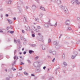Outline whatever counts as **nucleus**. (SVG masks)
Listing matches in <instances>:
<instances>
[{
    "label": "nucleus",
    "mask_w": 80,
    "mask_h": 80,
    "mask_svg": "<svg viewBox=\"0 0 80 80\" xmlns=\"http://www.w3.org/2000/svg\"><path fill=\"white\" fill-rule=\"evenodd\" d=\"M63 64L64 65H65V66H67V63L65 62H64Z\"/></svg>",
    "instance_id": "nucleus-31"
},
{
    "label": "nucleus",
    "mask_w": 80,
    "mask_h": 80,
    "mask_svg": "<svg viewBox=\"0 0 80 80\" xmlns=\"http://www.w3.org/2000/svg\"><path fill=\"white\" fill-rule=\"evenodd\" d=\"M39 15L40 18H42V17H43V14L42 13H40Z\"/></svg>",
    "instance_id": "nucleus-16"
},
{
    "label": "nucleus",
    "mask_w": 80,
    "mask_h": 80,
    "mask_svg": "<svg viewBox=\"0 0 80 80\" xmlns=\"http://www.w3.org/2000/svg\"><path fill=\"white\" fill-rule=\"evenodd\" d=\"M38 35H41V33H39L38 34Z\"/></svg>",
    "instance_id": "nucleus-59"
},
{
    "label": "nucleus",
    "mask_w": 80,
    "mask_h": 80,
    "mask_svg": "<svg viewBox=\"0 0 80 80\" xmlns=\"http://www.w3.org/2000/svg\"><path fill=\"white\" fill-rule=\"evenodd\" d=\"M52 52H53V51H52V50L51 49H50L49 50V53H52Z\"/></svg>",
    "instance_id": "nucleus-28"
},
{
    "label": "nucleus",
    "mask_w": 80,
    "mask_h": 80,
    "mask_svg": "<svg viewBox=\"0 0 80 80\" xmlns=\"http://www.w3.org/2000/svg\"><path fill=\"white\" fill-rule=\"evenodd\" d=\"M16 63H17V61L14 60L12 62V65H15Z\"/></svg>",
    "instance_id": "nucleus-22"
},
{
    "label": "nucleus",
    "mask_w": 80,
    "mask_h": 80,
    "mask_svg": "<svg viewBox=\"0 0 80 80\" xmlns=\"http://www.w3.org/2000/svg\"><path fill=\"white\" fill-rule=\"evenodd\" d=\"M71 3H72V4H74V3H75V1H72L71 2Z\"/></svg>",
    "instance_id": "nucleus-37"
},
{
    "label": "nucleus",
    "mask_w": 80,
    "mask_h": 80,
    "mask_svg": "<svg viewBox=\"0 0 80 80\" xmlns=\"http://www.w3.org/2000/svg\"><path fill=\"white\" fill-rule=\"evenodd\" d=\"M14 60H17L18 59V56H15L14 57Z\"/></svg>",
    "instance_id": "nucleus-17"
},
{
    "label": "nucleus",
    "mask_w": 80,
    "mask_h": 80,
    "mask_svg": "<svg viewBox=\"0 0 80 80\" xmlns=\"http://www.w3.org/2000/svg\"><path fill=\"white\" fill-rule=\"evenodd\" d=\"M35 46H36V45L32 44V47H35Z\"/></svg>",
    "instance_id": "nucleus-45"
},
{
    "label": "nucleus",
    "mask_w": 80,
    "mask_h": 80,
    "mask_svg": "<svg viewBox=\"0 0 80 80\" xmlns=\"http://www.w3.org/2000/svg\"><path fill=\"white\" fill-rule=\"evenodd\" d=\"M19 70H22V68H21V67H20L19 68Z\"/></svg>",
    "instance_id": "nucleus-49"
},
{
    "label": "nucleus",
    "mask_w": 80,
    "mask_h": 80,
    "mask_svg": "<svg viewBox=\"0 0 80 80\" xmlns=\"http://www.w3.org/2000/svg\"><path fill=\"white\" fill-rule=\"evenodd\" d=\"M57 25V22H56L54 25L55 27H56Z\"/></svg>",
    "instance_id": "nucleus-44"
},
{
    "label": "nucleus",
    "mask_w": 80,
    "mask_h": 80,
    "mask_svg": "<svg viewBox=\"0 0 80 80\" xmlns=\"http://www.w3.org/2000/svg\"><path fill=\"white\" fill-rule=\"evenodd\" d=\"M78 54V53L77 52H74V54L73 55H72L71 56V58L72 59H74L75 58V57H77V55Z\"/></svg>",
    "instance_id": "nucleus-2"
},
{
    "label": "nucleus",
    "mask_w": 80,
    "mask_h": 80,
    "mask_svg": "<svg viewBox=\"0 0 80 80\" xmlns=\"http://www.w3.org/2000/svg\"><path fill=\"white\" fill-rule=\"evenodd\" d=\"M10 33H11L12 34V33H14V31H11L10 32Z\"/></svg>",
    "instance_id": "nucleus-30"
},
{
    "label": "nucleus",
    "mask_w": 80,
    "mask_h": 80,
    "mask_svg": "<svg viewBox=\"0 0 80 80\" xmlns=\"http://www.w3.org/2000/svg\"><path fill=\"white\" fill-rule=\"evenodd\" d=\"M32 29L34 31H35V32H40V30H38V29H37L34 26L32 27Z\"/></svg>",
    "instance_id": "nucleus-3"
},
{
    "label": "nucleus",
    "mask_w": 80,
    "mask_h": 80,
    "mask_svg": "<svg viewBox=\"0 0 80 80\" xmlns=\"http://www.w3.org/2000/svg\"><path fill=\"white\" fill-rule=\"evenodd\" d=\"M3 31L2 30H0V33H2Z\"/></svg>",
    "instance_id": "nucleus-61"
},
{
    "label": "nucleus",
    "mask_w": 80,
    "mask_h": 80,
    "mask_svg": "<svg viewBox=\"0 0 80 80\" xmlns=\"http://www.w3.org/2000/svg\"><path fill=\"white\" fill-rule=\"evenodd\" d=\"M24 74L25 75H28V73L26 72H24Z\"/></svg>",
    "instance_id": "nucleus-32"
},
{
    "label": "nucleus",
    "mask_w": 80,
    "mask_h": 80,
    "mask_svg": "<svg viewBox=\"0 0 80 80\" xmlns=\"http://www.w3.org/2000/svg\"><path fill=\"white\" fill-rule=\"evenodd\" d=\"M12 1L11 0H6L7 3H8V4H11V2Z\"/></svg>",
    "instance_id": "nucleus-8"
},
{
    "label": "nucleus",
    "mask_w": 80,
    "mask_h": 80,
    "mask_svg": "<svg viewBox=\"0 0 80 80\" xmlns=\"http://www.w3.org/2000/svg\"><path fill=\"white\" fill-rule=\"evenodd\" d=\"M7 58H10V57L8 56L7 57Z\"/></svg>",
    "instance_id": "nucleus-63"
},
{
    "label": "nucleus",
    "mask_w": 80,
    "mask_h": 80,
    "mask_svg": "<svg viewBox=\"0 0 80 80\" xmlns=\"http://www.w3.org/2000/svg\"><path fill=\"white\" fill-rule=\"evenodd\" d=\"M17 53V50H15L14 52V55L15 54V53Z\"/></svg>",
    "instance_id": "nucleus-51"
},
{
    "label": "nucleus",
    "mask_w": 80,
    "mask_h": 80,
    "mask_svg": "<svg viewBox=\"0 0 80 80\" xmlns=\"http://www.w3.org/2000/svg\"><path fill=\"white\" fill-rule=\"evenodd\" d=\"M50 42H51V39L50 38H49L48 39V43H50Z\"/></svg>",
    "instance_id": "nucleus-34"
},
{
    "label": "nucleus",
    "mask_w": 80,
    "mask_h": 80,
    "mask_svg": "<svg viewBox=\"0 0 80 80\" xmlns=\"http://www.w3.org/2000/svg\"><path fill=\"white\" fill-rule=\"evenodd\" d=\"M6 80H9V78H6Z\"/></svg>",
    "instance_id": "nucleus-62"
},
{
    "label": "nucleus",
    "mask_w": 80,
    "mask_h": 80,
    "mask_svg": "<svg viewBox=\"0 0 80 80\" xmlns=\"http://www.w3.org/2000/svg\"><path fill=\"white\" fill-rule=\"evenodd\" d=\"M31 76H32V77H35V75L33 74H32Z\"/></svg>",
    "instance_id": "nucleus-55"
},
{
    "label": "nucleus",
    "mask_w": 80,
    "mask_h": 80,
    "mask_svg": "<svg viewBox=\"0 0 80 80\" xmlns=\"http://www.w3.org/2000/svg\"><path fill=\"white\" fill-rule=\"evenodd\" d=\"M30 30V27L29 26H28L27 28V29H26V30Z\"/></svg>",
    "instance_id": "nucleus-27"
},
{
    "label": "nucleus",
    "mask_w": 80,
    "mask_h": 80,
    "mask_svg": "<svg viewBox=\"0 0 80 80\" xmlns=\"http://www.w3.org/2000/svg\"><path fill=\"white\" fill-rule=\"evenodd\" d=\"M53 45H58L59 44V43L58 42H57V41H54L53 43Z\"/></svg>",
    "instance_id": "nucleus-7"
},
{
    "label": "nucleus",
    "mask_w": 80,
    "mask_h": 80,
    "mask_svg": "<svg viewBox=\"0 0 80 80\" xmlns=\"http://www.w3.org/2000/svg\"><path fill=\"white\" fill-rule=\"evenodd\" d=\"M55 48L57 50H58L60 48V44H58L57 45H56V46H55Z\"/></svg>",
    "instance_id": "nucleus-4"
},
{
    "label": "nucleus",
    "mask_w": 80,
    "mask_h": 80,
    "mask_svg": "<svg viewBox=\"0 0 80 80\" xmlns=\"http://www.w3.org/2000/svg\"><path fill=\"white\" fill-rule=\"evenodd\" d=\"M40 9H41V10H42L43 11H45V8L42 6H41L40 7Z\"/></svg>",
    "instance_id": "nucleus-15"
},
{
    "label": "nucleus",
    "mask_w": 80,
    "mask_h": 80,
    "mask_svg": "<svg viewBox=\"0 0 80 80\" xmlns=\"http://www.w3.org/2000/svg\"><path fill=\"white\" fill-rule=\"evenodd\" d=\"M37 28L38 29H40V28H41V27L40 26H38Z\"/></svg>",
    "instance_id": "nucleus-35"
},
{
    "label": "nucleus",
    "mask_w": 80,
    "mask_h": 80,
    "mask_svg": "<svg viewBox=\"0 0 80 80\" xmlns=\"http://www.w3.org/2000/svg\"><path fill=\"white\" fill-rule=\"evenodd\" d=\"M35 1H36L37 3H38V1H39V0H35Z\"/></svg>",
    "instance_id": "nucleus-52"
},
{
    "label": "nucleus",
    "mask_w": 80,
    "mask_h": 80,
    "mask_svg": "<svg viewBox=\"0 0 80 80\" xmlns=\"http://www.w3.org/2000/svg\"><path fill=\"white\" fill-rule=\"evenodd\" d=\"M62 35H63L62 34H61L60 36L59 37V38H61V37H62Z\"/></svg>",
    "instance_id": "nucleus-40"
},
{
    "label": "nucleus",
    "mask_w": 80,
    "mask_h": 80,
    "mask_svg": "<svg viewBox=\"0 0 80 80\" xmlns=\"http://www.w3.org/2000/svg\"><path fill=\"white\" fill-rule=\"evenodd\" d=\"M32 36L33 37H35V32H33L32 31Z\"/></svg>",
    "instance_id": "nucleus-19"
},
{
    "label": "nucleus",
    "mask_w": 80,
    "mask_h": 80,
    "mask_svg": "<svg viewBox=\"0 0 80 80\" xmlns=\"http://www.w3.org/2000/svg\"><path fill=\"white\" fill-rule=\"evenodd\" d=\"M41 39L40 40H41V41H42V42H43V36H41Z\"/></svg>",
    "instance_id": "nucleus-21"
},
{
    "label": "nucleus",
    "mask_w": 80,
    "mask_h": 80,
    "mask_svg": "<svg viewBox=\"0 0 80 80\" xmlns=\"http://www.w3.org/2000/svg\"><path fill=\"white\" fill-rule=\"evenodd\" d=\"M36 6H35V5L33 4L32 5V8L33 9V10H35V9H36Z\"/></svg>",
    "instance_id": "nucleus-10"
},
{
    "label": "nucleus",
    "mask_w": 80,
    "mask_h": 80,
    "mask_svg": "<svg viewBox=\"0 0 80 80\" xmlns=\"http://www.w3.org/2000/svg\"><path fill=\"white\" fill-rule=\"evenodd\" d=\"M33 52H34V51L32 50H29V53L30 54H32V53H33Z\"/></svg>",
    "instance_id": "nucleus-18"
},
{
    "label": "nucleus",
    "mask_w": 80,
    "mask_h": 80,
    "mask_svg": "<svg viewBox=\"0 0 80 80\" xmlns=\"http://www.w3.org/2000/svg\"><path fill=\"white\" fill-rule=\"evenodd\" d=\"M62 58H65V55L64 54H63L62 55Z\"/></svg>",
    "instance_id": "nucleus-42"
},
{
    "label": "nucleus",
    "mask_w": 80,
    "mask_h": 80,
    "mask_svg": "<svg viewBox=\"0 0 80 80\" xmlns=\"http://www.w3.org/2000/svg\"><path fill=\"white\" fill-rule=\"evenodd\" d=\"M6 17H8V14H6Z\"/></svg>",
    "instance_id": "nucleus-60"
},
{
    "label": "nucleus",
    "mask_w": 80,
    "mask_h": 80,
    "mask_svg": "<svg viewBox=\"0 0 80 80\" xmlns=\"http://www.w3.org/2000/svg\"><path fill=\"white\" fill-rule=\"evenodd\" d=\"M75 2H76L77 5H80V2L78 0H75Z\"/></svg>",
    "instance_id": "nucleus-12"
},
{
    "label": "nucleus",
    "mask_w": 80,
    "mask_h": 80,
    "mask_svg": "<svg viewBox=\"0 0 80 80\" xmlns=\"http://www.w3.org/2000/svg\"><path fill=\"white\" fill-rule=\"evenodd\" d=\"M58 69H59V67H58V68H56V69L55 70V73H57V70H58Z\"/></svg>",
    "instance_id": "nucleus-25"
},
{
    "label": "nucleus",
    "mask_w": 80,
    "mask_h": 80,
    "mask_svg": "<svg viewBox=\"0 0 80 80\" xmlns=\"http://www.w3.org/2000/svg\"><path fill=\"white\" fill-rule=\"evenodd\" d=\"M55 61V58H54L52 60V62H53Z\"/></svg>",
    "instance_id": "nucleus-57"
},
{
    "label": "nucleus",
    "mask_w": 80,
    "mask_h": 80,
    "mask_svg": "<svg viewBox=\"0 0 80 80\" xmlns=\"http://www.w3.org/2000/svg\"><path fill=\"white\" fill-rule=\"evenodd\" d=\"M3 58V56H2V55H0V60H2V59Z\"/></svg>",
    "instance_id": "nucleus-29"
},
{
    "label": "nucleus",
    "mask_w": 80,
    "mask_h": 80,
    "mask_svg": "<svg viewBox=\"0 0 80 80\" xmlns=\"http://www.w3.org/2000/svg\"><path fill=\"white\" fill-rule=\"evenodd\" d=\"M51 1L52 2H56L55 0H51Z\"/></svg>",
    "instance_id": "nucleus-47"
},
{
    "label": "nucleus",
    "mask_w": 80,
    "mask_h": 80,
    "mask_svg": "<svg viewBox=\"0 0 80 80\" xmlns=\"http://www.w3.org/2000/svg\"><path fill=\"white\" fill-rule=\"evenodd\" d=\"M29 8L28 7V6L26 7V8L27 9H28V8Z\"/></svg>",
    "instance_id": "nucleus-53"
},
{
    "label": "nucleus",
    "mask_w": 80,
    "mask_h": 80,
    "mask_svg": "<svg viewBox=\"0 0 80 80\" xmlns=\"http://www.w3.org/2000/svg\"><path fill=\"white\" fill-rule=\"evenodd\" d=\"M21 63L20 64V65H24V63H23L22 62H21Z\"/></svg>",
    "instance_id": "nucleus-41"
},
{
    "label": "nucleus",
    "mask_w": 80,
    "mask_h": 80,
    "mask_svg": "<svg viewBox=\"0 0 80 80\" xmlns=\"http://www.w3.org/2000/svg\"><path fill=\"white\" fill-rule=\"evenodd\" d=\"M38 65V63L36 62H34L33 64V65L35 67H36Z\"/></svg>",
    "instance_id": "nucleus-11"
},
{
    "label": "nucleus",
    "mask_w": 80,
    "mask_h": 80,
    "mask_svg": "<svg viewBox=\"0 0 80 80\" xmlns=\"http://www.w3.org/2000/svg\"><path fill=\"white\" fill-rule=\"evenodd\" d=\"M26 53H27V52H26V51H24V52H23V54L24 55H25V54H26Z\"/></svg>",
    "instance_id": "nucleus-46"
},
{
    "label": "nucleus",
    "mask_w": 80,
    "mask_h": 80,
    "mask_svg": "<svg viewBox=\"0 0 80 80\" xmlns=\"http://www.w3.org/2000/svg\"><path fill=\"white\" fill-rule=\"evenodd\" d=\"M52 55H55L56 54V51H53L52 52V53H51Z\"/></svg>",
    "instance_id": "nucleus-23"
},
{
    "label": "nucleus",
    "mask_w": 80,
    "mask_h": 80,
    "mask_svg": "<svg viewBox=\"0 0 80 80\" xmlns=\"http://www.w3.org/2000/svg\"><path fill=\"white\" fill-rule=\"evenodd\" d=\"M1 18H3V15H2V14L1 15Z\"/></svg>",
    "instance_id": "nucleus-58"
},
{
    "label": "nucleus",
    "mask_w": 80,
    "mask_h": 80,
    "mask_svg": "<svg viewBox=\"0 0 80 80\" xmlns=\"http://www.w3.org/2000/svg\"><path fill=\"white\" fill-rule=\"evenodd\" d=\"M22 33H25V31H24V30H22Z\"/></svg>",
    "instance_id": "nucleus-54"
},
{
    "label": "nucleus",
    "mask_w": 80,
    "mask_h": 80,
    "mask_svg": "<svg viewBox=\"0 0 80 80\" xmlns=\"http://www.w3.org/2000/svg\"><path fill=\"white\" fill-rule=\"evenodd\" d=\"M18 43H19V44H20V42L19 40H18Z\"/></svg>",
    "instance_id": "nucleus-43"
},
{
    "label": "nucleus",
    "mask_w": 80,
    "mask_h": 80,
    "mask_svg": "<svg viewBox=\"0 0 80 80\" xmlns=\"http://www.w3.org/2000/svg\"><path fill=\"white\" fill-rule=\"evenodd\" d=\"M40 58V56H37L35 57V60H37L38 59Z\"/></svg>",
    "instance_id": "nucleus-20"
},
{
    "label": "nucleus",
    "mask_w": 80,
    "mask_h": 80,
    "mask_svg": "<svg viewBox=\"0 0 80 80\" xmlns=\"http://www.w3.org/2000/svg\"><path fill=\"white\" fill-rule=\"evenodd\" d=\"M67 30H71V28L69 27H68V28Z\"/></svg>",
    "instance_id": "nucleus-33"
},
{
    "label": "nucleus",
    "mask_w": 80,
    "mask_h": 80,
    "mask_svg": "<svg viewBox=\"0 0 80 80\" xmlns=\"http://www.w3.org/2000/svg\"><path fill=\"white\" fill-rule=\"evenodd\" d=\"M60 7L62 8V10L66 13H68V9L66 6H63L62 5H61L60 6Z\"/></svg>",
    "instance_id": "nucleus-1"
},
{
    "label": "nucleus",
    "mask_w": 80,
    "mask_h": 80,
    "mask_svg": "<svg viewBox=\"0 0 80 80\" xmlns=\"http://www.w3.org/2000/svg\"><path fill=\"white\" fill-rule=\"evenodd\" d=\"M57 3H58V5H59V4H61V2L60 0H58L57 1Z\"/></svg>",
    "instance_id": "nucleus-14"
},
{
    "label": "nucleus",
    "mask_w": 80,
    "mask_h": 80,
    "mask_svg": "<svg viewBox=\"0 0 80 80\" xmlns=\"http://www.w3.org/2000/svg\"><path fill=\"white\" fill-rule=\"evenodd\" d=\"M47 48V46L43 44L42 45V49L43 50H46Z\"/></svg>",
    "instance_id": "nucleus-5"
},
{
    "label": "nucleus",
    "mask_w": 80,
    "mask_h": 80,
    "mask_svg": "<svg viewBox=\"0 0 80 80\" xmlns=\"http://www.w3.org/2000/svg\"><path fill=\"white\" fill-rule=\"evenodd\" d=\"M45 68H46V67L44 66L43 67V69L44 70H45Z\"/></svg>",
    "instance_id": "nucleus-50"
},
{
    "label": "nucleus",
    "mask_w": 80,
    "mask_h": 80,
    "mask_svg": "<svg viewBox=\"0 0 80 80\" xmlns=\"http://www.w3.org/2000/svg\"><path fill=\"white\" fill-rule=\"evenodd\" d=\"M23 43L24 45H26V42H23Z\"/></svg>",
    "instance_id": "nucleus-56"
},
{
    "label": "nucleus",
    "mask_w": 80,
    "mask_h": 80,
    "mask_svg": "<svg viewBox=\"0 0 80 80\" xmlns=\"http://www.w3.org/2000/svg\"><path fill=\"white\" fill-rule=\"evenodd\" d=\"M13 20H16V18H13Z\"/></svg>",
    "instance_id": "nucleus-64"
},
{
    "label": "nucleus",
    "mask_w": 80,
    "mask_h": 80,
    "mask_svg": "<svg viewBox=\"0 0 80 80\" xmlns=\"http://www.w3.org/2000/svg\"><path fill=\"white\" fill-rule=\"evenodd\" d=\"M69 23H70V21L69 20H67L65 22L66 25L69 26L70 25V24Z\"/></svg>",
    "instance_id": "nucleus-6"
},
{
    "label": "nucleus",
    "mask_w": 80,
    "mask_h": 80,
    "mask_svg": "<svg viewBox=\"0 0 80 80\" xmlns=\"http://www.w3.org/2000/svg\"><path fill=\"white\" fill-rule=\"evenodd\" d=\"M28 62L29 63H31V61L29 60H28Z\"/></svg>",
    "instance_id": "nucleus-38"
},
{
    "label": "nucleus",
    "mask_w": 80,
    "mask_h": 80,
    "mask_svg": "<svg viewBox=\"0 0 80 80\" xmlns=\"http://www.w3.org/2000/svg\"><path fill=\"white\" fill-rule=\"evenodd\" d=\"M9 28H10V27H7V30H9Z\"/></svg>",
    "instance_id": "nucleus-48"
},
{
    "label": "nucleus",
    "mask_w": 80,
    "mask_h": 80,
    "mask_svg": "<svg viewBox=\"0 0 80 80\" xmlns=\"http://www.w3.org/2000/svg\"><path fill=\"white\" fill-rule=\"evenodd\" d=\"M14 42L15 43H17V41L16 39H14Z\"/></svg>",
    "instance_id": "nucleus-36"
},
{
    "label": "nucleus",
    "mask_w": 80,
    "mask_h": 80,
    "mask_svg": "<svg viewBox=\"0 0 80 80\" xmlns=\"http://www.w3.org/2000/svg\"><path fill=\"white\" fill-rule=\"evenodd\" d=\"M7 20L10 24H11L12 23H13V21H12L10 19H7Z\"/></svg>",
    "instance_id": "nucleus-13"
},
{
    "label": "nucleus",
    "mask_w": 80,
    "mask_h": 80,
    "mask_svg": "<svg viewBox=\"0 0 80 80\" xmlns=\"http://www.w3.org/2000/svg\"><path fill=\"white\" fill-rule=\"evenodd\" d=\"M35 21H37V22H38L39 20V18H35Z\"/></svg>",
    "instance_id": "nucleus-26"
},
{
    "label": "nucleus",
    "mask_w": 80,
    "mask_h": 80,
    "mask_svg": "<svg viewBox=\"0 0 80 80\" xmlns=\"http://www.w3.org/2000/svg\"><path fill=\"white\" fill-rule=\"evenodd\" d=\"M48 25H50V26H53V25L50 23H48Z\"/></svg>",
    "instance_id": "nucleus-39"
},
{
    "label": "nucleus",
    "mask_w": 80,
    "mask_h": 80,
    "mask_svg": "<svg viewBox=\"0 0 80 80\" xmlns=\"http://www.w3.org/2000/svg\"><path fill=\"white\" fill-rule=\"evenodd\" d=\"M18 9L19 10L20 12H22V8L20 6H18Z\"/></svg>",
    "instance_id": "nucleus-9"
},
{
    "label": "nucleus",
    "mask_w": 80,
    "mask_h": 80,
    "mask_svg": "<svg viewBox=\"0 0 80 80\" xmlns=\"http://www.w3.org/2000/svg\"><path fill=\"white\" fill-rule=\"evenodd\" d=\"M48 25V23L45 24H44V26L45 27H48V26H49Z\"/></svg>",
    "instance_id": "nucleus-24"
}]
</instances>
